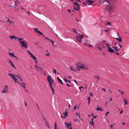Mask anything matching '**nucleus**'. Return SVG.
I'll list each match as a JSON object with an SVG mask.
<instances>
[{
	"label": "nucleus",
	"mask_w": 129,
	"mask_h": 129,
	"mask_svg": "<svg viewBox=\"0 0 129 129\" xmlns=\"http://www.w3.org/2000/svg\"><path fill=\"white\" fill-rule=\"evenodd\" d=\"M82 63L81 62H79L78 63H77V64H78V65H80V66L81 65V64ZM75 64H77V63H76Z\"/></svg>",
	"instance_id": "36"
},
{
	"label": "nucleus",
	"mask_w": 129,
	"mask_h": 129,
	"mask_svg": "<svg viewBox=\"0 0 129 129\" xmlns=\"http://www.w3.org/2000/svg\"><path fill=\"white\" fill-rule=\"evenodd\" d=\"M91 120H92V122H91V121H89V122L91 124L93 125H94V123L93 122V118Z\"/></svg>",
	"instance_id": "22"
},
{
	"label": "nucleus",
	"mask_w": 129,
	"mask_h": 129,
	"mask_svg": "<svg viewBox=\"0 0 129 129\" xmlns=\"http://www.w3.org/2000/svg\"><path fill=\"white\" fill-rule=\"evenodd\" d=\"M84 68L86 70H88V68H87V67H84Z\"/></svg>",
	"instance_id": "55"
},
{
	"label": "nucleus",
	"mask_w": 129,
	"mask_h": 129,
	"mask_svg": "<svg viewBox=\"0 0 129 129\" xmlns=\"http://www.w3.org/2000/svg\"><path fill=\"white\" fill-rule=\"evenodd\" d=\"M95 78H97L98 79V80L97 81V82H98V80H99L100 77L99 76H95Z\"/></svg>",
	"instance_id": "30"
},
{
	"label": "nucleus",
	"mask_w": 129,
	"mask_h": 129,
	"mask_svg": "<svg viewBox=\"0 0 129 129\" xmlns=\"http://www.w3.org/2000/svg\"><path fill=\"white\" fill-rule=\"evenodd\" d=\"M112 48H113L114 49H115L116 51H119V49H117V48L116 47H112Z\"/></svg>",
	"instance_id": "34"
},
{
	"label": "nucleus",
	"mask_w": 129,
	"mask_h": 129,
	"mask_svg": "<svg viewBox=\"0 0 129 129\" xmlns=\"http://www.w3.org/2000/svg\"><path fill=\"white\" fill-rule=\"evenodd\" d=\"M109 6H106L105 9L108 11H109L110 13L113 12V9L114 6V3H109Z\"/></svg>",
	"instance_id": "1"
},
{
	"label": "nucleus",
	"mask_w": 129,
	"mask_h": 129,
	"mask_svg": "<svg viewBox=\"0 0 129 129\" xmlns=\"http://www.w3.org/2000/svg\"><path fill=\"white\" fill-rule=\"evenodd\" d=\"M80 68H81V69H82L84 68V66H80Z\"/></svg>",
	"instance_id": "53"
},
{
	"label": "nucleus",
	"mask_w": 129,
	"mask_h": 129,
	"mask_svg": "<svg viewBox=\"0 0 129 129\" xmlns=\"http://www.w3.org/2000/svg\"><path fill=\"white\" fill-rule=\"evenodd\" d=\"M86 2L87 3V4H89V5H90V4H92L94 1H91L89 0H86Z\"/></svg>",
	"instance_id": "12"
},
{
	"label": "nucleus",
	"mask_w": 129,
	"mask_h": 129,
	"mask_svg": "<svg viewBox=\"0 0 129 129\" xmlns=\"http://www.w3.org/2000/svg\"><path fill=\"white\" fill-rule=\"evenodd\" d=\"M110 24H111L110 22H107V23H106V25H110V26H111Z\"/></svg>",
	"instance_id": "32"
},
{
	"label": "nucleus",
	"mask_w": 129,
	"mask_h": 129,
	"mask_svg": "<svg viewBox=\"0 0 129 129\" xmlns=\"http://www.w3.org/2000/svg\"><path fill=\"white\" fill-rule=\"evenodd\" d=\"M115 39L119 42H120L122 41V39L120 37H119V38H115Z\"/></svg>",
	"instance_id": "14"
},
{
	"label": "nucleus",
	"mask_w": 129,
	"mask_h": 129,
	"mask_svg": "<svg viewBox=\"0 0 129 129\" xmlns=\"http://www.w3.org/2000/svg\"><path fill=\"white\" fill-rule=\"evenodd\" d=\"M79 89L80 90H81V91H82L83 90L84 87L83 86H80L79 87Z\"/></svg>",
	"instance_id": "27"
},
{
	"label": "nucleus",
	"mask_w": 129,
	"mask_h": 129,
	"mask_svg": "<svg viewBox=\"0 0 129 129\" xmlns=\"http://www.w3.org/2000/svg\"><path fill=\"white\" fill-rule=\"evenodd\" d=\"M115 53L118 55H119V53L118 52H115Z\"/></svg>",
	"instance_id": "57"
},
{
	"label": "nucleus",
	"mask_w": 129,
	"mask_h": 129,
	"mask_svg": "<svg viewBox=\"0 0 129 129\" xmlns=\"http://www.w3.org/2000/svg\"><path fill=\"white\" fill-rule=\"evenodd\" d=\"M108 46L109 49L108 50V51H109L111 53H113L114 51V50L112 49L111 48L109 45H108Z\"/></svg>",
	"instance_id": "10"
},
{
	"label": "nucleus",
	"mask_w": 129,
	"mask_h": 129,
	"mask_svg": "<svg viewBox=\"0 0 129 129\" xmlns=\"http://www.w3.org/2000/svg\"><path fill=\"white\" fill-rule=\"evenodd\" d=\"M9 75L13 79L14 78V77H15V76L14 74H11V73H9Z\"/></svg>",
	"instance_id": "17"
},
{
	"label": "nucleus",
	"mask_w": 129,
	"mask_h": 129,
	"mask_svg": "<svg viewBox=\"0 0 129 129\" xmlns=\"http://www.w3.org/2000/svg\"><path fill=\"white\" fill-rule=\"evenodd\" d=\"M42 117H43V118L45 121V123H46L47 122H48L45 119V118L43 116H42Z\"/></svg>",
	"instance_id": "24"
},
{
	"label": "nucleus",
	"mask_w": 129,
	"mask_h": 129,
	"mask_svg": "<svg viewBox=\"0 0 129 129\" xmlns=\"http://www.w3.org/2000/svg\"><path fill=\"white\" fill-rule=\"evenodd\" d=\"M52 93L53 94L54 93V90L53 88H52Z\"/></svg>",
	"instance_id": "38"
},
{
	"label": "nucleus",
	"mask_w": 129,
	"mask_h": 129,
	"mask_svg": "<svg viewBox=\"0 0 129 129\" xmlns=\"http://www.w3.org/2000/svg\"><path fill=\"white\" fill-rule=\"evenodd\" d=\"M9 22L10 23V24H11L12 23H14V22L12 21L11 20H7V22Z\"/></svg>",
	"instance_id": "25"
},
{
	"label": "nucleus",
	"mask_w": 129,
	"mask_h": 129,
	"mask_svg": "<svg viewBox=\"0 0 129 129\" xmlns=\"http://www.w3.org/2000/svg\"><path fill=\"white\" fill-rule=\"evenodd\" d=\"M16 40L17 41H18L20 43V42L23 39V38H19L18 37H17Z\"/></svg>",
	"instance_id": "13"
},
{
	"label": "nucleus",
	"mask_w": 129,
	"mask_h": 129,
	"mask_svg": "<svg viewBox=\"0 0 129 129\" xmlns=\"http://www.w3.org/2000/svg\"><path fill=\"white\" fill-rule=\"evenodd\" d=\"M64 124L66 125L67 126V129H69V128L70 127L69 129H72V126L71 125V123H69L68 124V123L66 122L64 123Z\"/></svg>",
	"instance_id": "6"
},
{
	"label": "nucleus",
	"mask_w": 129,
	"mask_h": 129,
	"mask_svg": "<svg viewBox=\"0 0 129 129\" xmlns=\"http://www.w3.org/2000/svg\"><path fill=\"white\" fill-rule=\"evenodd\" d=\"M49 83V86L52 89V88H53V86L52 85V84L53 83Z\"/></svg>",
	"instance_id": "28"
},
{
	"label": "nucleus",
	"mask_w": 129,
	"mask_h": 129,
	"mask_svg": "<svg viewBox=\"0 0 129 129\" xmlns=\"http://www.w3.org/2000/svg\"><path fill=\"white\" fill-rule=\"evenodd\" d=\"M109 113V111L107 112L106 114V116H107V114H108Z\"/></svg>",
	"instance_id": "54"
},
{
	"label": "nucleus",
	"mask_w": 129,
	"mask_h": 129,
	"mask_svg": "<svg viewBox=\"0 0 129 129\" xmlns=\"http://www.w3.org/2000/svg\"><path fill=\"white\" fill-rule=\"evenodd\" d=\"M20 44L21 45L22 47H24L25 48H28V43L26 41H22L20 42Z\"/></svg>",
	"instance_id": "2"
},
{
	"label": "nucleus",
	"mask_w": 129,
	"mask_h": 129,
	"mask_svg": "<svg viewBox=\"0 0 129 129\" xmlns=\"http://www.w3.org/2000/svg\"><path fill=\"white\" fill-rule=\"evenodd\" d=\"M47 79L49 83H53V79L52 78L51 76H48L47 78Z\"/></svg>",
	"instance_id": "4"
},
{
	"label": "nucleus",
	"mask_w": 129,
	"mask_h": 129,
	"mask_svg": "<svg viewBox=\"0 0 129 129\" xmlns=\"http://www.w3.org/2000/svg\"><path fill=\"white\" fill-rule=\"evenodd\" d=\"M70 69L71 70H72L73 71L75 72H76V71L74 70L73 67H70Z\"/></svg>",
	"instance_id": "35"
},
{
	"label": "nucleus",
	"mask_w": 129,
	"mask_h": 129,
	"mask_svg": "<svg viewBox=\"0 0 129 129\" xmlns=\"http://www.w3.org/2000/svg\"><path fill=\"white\" fill-rule=\"evenodd\" d=\"M50 41L53 44V45H54V41H53V40H50Z\"/></svg>",
	"instance_id": "43"
},
{
	"label": "nucleus",
	"mask_w": 129,
	"mask_h": 129,
	"mask_svg": "<svg viewBox=\"0 0 129 129\" xmlns=\"http://www.w3.org/2000/svg\"><path fill=\"white\" fill-rule=\"evenodd\" d=\"M53 72L54 73H55V74H56V73H57L56 70V69H54V70H53Z\"/></svg>",
	"instance_id": "41"
},
{
	"label": "nucleus",
	"mask_w": 129,
	"mask_h": 129,
	"mask_svg": "<svg viewBox=\"0 0 129 129\" xmlns=\"http://www.w3.org/2000/svg\"><path fill=\"white\" fill-rule=\"evenodd\" d=\"M96 110H100V108L99 107H98L96 109Z\"/></svg>",
	"instance_id": "45"
},
{
	"label": "nucleus",
	"mask_w": 129,
	"mask_h": 129,
	"mask_svg": "<svg viewBox=\"0 0 129 129\" xmlns=\"http://www.w3.org/2000/svg\"><path fill=\"white\" fill-rule=\"evenodd\" d=\"M73 4L74 5V6L75 8H80L79 4L77 2H74L73 3Z\"/></svg>",
	"instance_id": "9"
},
{
	"label": "nucleus",
	"mask_w": 129,
	"mask_h": 129,
	"mask_svg": "<svg viewBox=\"0 0 129 129\" xmlns=\"http://www.w3.org/2000/svg\"><path fill=\"white\" fill-rule=\"evenodd\" d=\"M76 114L77 116L79 115V114L77 112L76 113Z\"/></svg>",
	"instance_id": "62"
},
{
	"label": "nucleus",
	"mask_w": 129,
	"mask_h": 129,
	"mask_svg": "<svg viewBox=\"0 0 129 129\" xmlns=\"http://www.w3.org/2000/svg\"><path fill=\"white\" fill-rule=\"evenodd\" d=\"M20 84V85L22 86L23 88H25V84L23 82H22V83H21V82L19 83Z\"/></svg>",
	"instance_id": "15"
},
{
	"label": "nucleus",
	"mask_w": 129,
	"mask_h": 129,
	"mask_svg": "<svg viewBox=\"0 0 129 129\" xmlns=\"http://www.w3.org/2000/svg\"><path fill=\"white\" fill-rule=\"evenodd\" d=\"M118 45L119 46L120 48L122 47V46L121 45H120L119 44H118Z\"/></svg>",
	"instance_id": "58"
},
{
	"label": "nucleus",
	"mask_w": 129,
	"mask_h": 129,
	"mask_svg": "<svg viewBox=\"0 0 129 129\" xmlns=\"http://www.w3.org/2000/svg\"><path fill=\"white\" fill-rule=\"evenodd\" d=\"M12 54H13V56L16 58L17 59H18V58H17V57L16 56L14 55V54L13 52L12 53Z\"/></svg>",
	"instance_id": "39"
},
{
	"label": "nucleus",
	"mask_w": 129,
	"mask_h": 129,
	"mask_svg": "<svg viewBox=\"0 0 129 129\" xmlns=\"http://www.w3.org/2000/svg\"><path fill=\"white\" fill-rule=\"evenodd\" d=\"M67 109L66 110V112H63V114L64 115V118H66L67 116H68V111H67Z\"/></svg>",
	"instance_id": "11"
},
{
	"label": "nucleus",
	"mask_w": 129,
	"mask_h": 129,
	"mask_svg": "<svg viewBox=\"0 0 129 129\" xmlns=\"http://www.w3.org/2000/svg\"><path fill=\"white\" fill-rule=\"evenodd\" d=\"M74 10H75L76 11H78V10H79L80 9V8H76L74 6Z\"/></svg>",
	"instance_id": "31"
},
{
	"label": "nucleus",
	"mask_w": 129,
	"mask_h": 129,
	"mask_svg": "<svg viewBox=\"0 0 129 129\" xmlns=\"http://www.w3.org/2000/svg\"><path fill=\"white\" fill-rule=\"evenodd\" d=\"M13 2H14V3H15V4L14 5V8H15L16 7V6H18V4L17 3H16V2H15L13 0Z\"/></svg>",
	"instance_id": "21"
},
{
	"label": "nucleus",
	"mask_w": 129,
	"mask_h": 129,
	"mask_svg": "<svg viewBox=\"0 0 129 129\" xmlns=\"http://www.w3.org/2000/svg\"><path fill=\"white\" fill-rule=\"evenodd\" d=\"M45 39H47L49 41H50V40H51L49 38H47V37H46V38H45Z\"/></svg>",
	"instance_id": "51"
},
{
	"label": "nucleus",
	"mask_w": 129,
	"mask_h": 129,
	"mask_svg": "<svg viewBox=\"0 0 129 129\" xmlns=\"http://www.w3.org/2000/svg\"><path fill=\"white\" fill-rule=\"evenodd\" d=\"M64 81H65V82L66 83H67L68 82V80H67V79L66 78H65L64 79Z\"/></svg>",
	"instance_id": "50"
},
{
	"label": "nucleus",
	"mask_w": 129,
	"mask_h": 129,
	"mask_svg": "<svg viewBox=\"0 0 129 129\" xmlns=\"http://www.w3.org/2000/svg\"><path fill=\"white\" fill-rule=\"evenodd\" d=\"M34 30L35 32L39 34H40L41 35H43L44 37H45V36L44 34L41 32L39 30H38L37 28H35Z\"/></svg>",
	"instance_id": "8"
},
{
	"label": "nucleus",
	"mask_w": 129,
	"mask_h": 129,
	"mask_svg": "<svg viewBox=\"0 0 129 129\" xmlns=\"http://www.w3.org/2000/svg\"><path fill=\"white\" fill-rule=\"evenodd\" d=\"M28 53L30 55L31 57L34 60V61L37 60L36 58L34 56L33 54L30 52L29 51H27Z\"/></svg>",
	"instance_id": "5"
},
{
	"label": "nucleus",
	"mask_w": 129,
	"mask_h": 129,
	"mask_svg": "<svg viewBox=\"0 0 129 129\" xmlns=\"http://www.w3.org/2000/svg\"><path fill=\"white\" fill-rule=\"evenodd\" d=\"M46 125L47 126V127L48 128H49L50 127V126H49V124L48 122H47L46 123H45Z\"/></svg>",
	"instance_id": "29"
},
{
	"label": "nucleus",
	"mask_w": 129,
	"mask_h": 129,
	"mask_svg": "<svg viewBox=\"0 0 129 129\" xmlns=\"http://www.w3.org/2000/svg\"><path fill=\"white\" fill-rule=\"evenodd\" d=\"M122 113H123V111H122V110H121V111L120 112L119 114H122Z\"/></svg>",
	"instance_id": "59"
},
{
	"label": "nucleus",
	"mask_w": 129,
	"mask_h": 129,
	"mask_svg": "<svg viewBox=\"0 0 129 129\" xmlns=\"http://www.w3.org/2000/svg\"><path fill=\"white\" fill-rule=\"evenodd\" d=\"M8 91V86L5 85V86L4 88L2 91V92L3 93H5L7 92Z\"/></svg>",
	"instance_id": "7"
},
{
	"label": "nucleus",
	"mask_w": 129,
	"mask_h": 129,
	"mask_svg": "<svg viewBox=\"0 0 129 129\" xmlns=\"http://www.w3.org/2000/svg\"><path fill=\"white\" fill-rule=\"evenodd\" d=\"M77 106V105H76L74 107V109L73 110L75 109L76 108V106Z\"/></svg>",
	"instance_id": "60"
},
{
	"label": "nucleus",
	"mask_w": 129,
	"mask_h": 129,
	"mask_svg": "<svg viewBox=\"0 0 129 129\" xmlns=\"http://www.w3.org/2000/svg\"><path fill=\"white\" fill-rule=\"evenodd\" d=\"M113 125H110V126L111 127V129H113Z\"/></svg>",
	"instance_id": "56"
},
{
	"label": "nucleus",
	"mask_w": 129,
	"mask_h": 129,
	"mask_svg": "<svg viewBox=\"0 0 129 129\" xmlns=\"http://www.w3.org/2000/svg\"><path fill=\"white\" fill-rule=\"evenodd\" d=\"M75 64L77 66V70H78V71L80 70V66L78 65V64Z\"/></svg>",
	"instance_id": "19"
},
{
	"label": "nucleus",
	"mask_w": 129,
	"mask_h": 129,
	"mask_svg": "<svg viewBox=\"0 0 129 129\" xmlns=\"http://www.w3.org/2000/svg\"><path fill=\"white\" fill-rule=\"evenodd\" d=\"M86 42L85 43H84V44L85 45L87 44H88V41H87V40H86Z\"/></svg>",
	"instance_id": "49"
},
{
	"label": "nucleus",
	"mask_w": 129,
	"mask_h": 129,
	"mask_svg": "<svg viewBox=\"0 0 129 129\" xmlns=\"http://www.w3.org/2000/svg\"><path fill=\"white\" fill-rule=\"evenodd\" d=\"M66 85L68 86V87H71L72 86L71 85H70L69 84H66Z\"/></svg>",
	"instance_id": "44"
},
{
	"label": "nucleus",
	"mask_w": 129,
	"mask_h": 129,
	"mask_svg": "<svg viewBox=\"0 0 129 129\" xmlns=\"http://www.w3.org/2000/svg\"><path fill=\"white\" fill-rule=\"evenodd\" d=\"M55 129H57V125L56 122L55 123Z\"/></svg>",
	"instance_id": "33"
},
{
	"label": "nucleus",
	"mask_w": 129,
	"mask_h": 129,
	"mask_svg": "<svg viewBox=\"0 0 129 129\" xmlns=\"http://www.w3.org/2000/svg\"><path fill=\"white\" fill-rule=\"evenodd\" d=\"M24 103H25V106H27V104H26V102L25 101H24Z\"/></svg>",
	"instance_id": "61"
},
{
	"label": "nucleus",
	"mask_w": 129,
	"mask_h": 129,
	"mask_svg": "<svg viewBox=\"0 0 129 129\" xmlns=\"http://www.w3.org/2000/svg\"><path fill=\"white\" fill-rule=\"evenodd\" d=\"M46 56H49V53L48 52L47 54H46Z\"/></svg>",
	"instance_id": "52"
},
{
	"label": "nucleus",
	"mask_w": 129,
	"mask_h": 129,
	"mask_svg": "<svg viewBox=\"0 0 129 129\" xmlns=\"http://www.w3.org/2000/svg\"><path fill=\"white\" fill-rule=\"evenodd\" d=\"M15 76H16V77L18 79H20V81H22V80L21 78H20L17 75H16Z\"/></svg>",
	"instance_id": "26"
},
{
	"label": "nucleus",
	"mask_w": 129,
	"mask_h": 129,
	"mask_svg": "<svg viewBox=\"0 0 129 129\" xmlns=\"http://www.w3.org/2000/svg\"><path fill=\"white\" fill-rule=\"evenodd\" d=\"M78 35H77V37H76V41L79 43H81V42L82 39L83 37V36L82 35H81L79 34Z\"/></svg>",
	"instance_id": "3"
},
{
	"label": "nucleus",
	"mask_w": 129,
	"mask_h": 129,
	"mask_svg": "<svg viewBox=\"0 0 129 129\" xmlns=\"http://www.w3.org/2000/svg\"><path fill=\"white\" fill-rule=\"evenodd\" d=\"M73 31L75 32V33L77 34H79L77 33V30L75 29V28H74L73 29Z\"/></svg>",
	"instance_id": "23"
},
{
	"label": "nucleus",
	"mask_w": 129,
	"mask_h": 129,
	"mask_svg": "<svg viewBox=\"0 0 129 129\" xmlns=\"http://www.w3.org/2000/svg\"><path fill=\"white\" fill-rule=\"evenodd\" d=\"M9 61L10 62V64H11V66H12L14 68H15V69H16V68L15 67V66H14L12 62L10 60H9Z\"/></svg>",
	"instance_id": "16"
},
{
	"label": "nucleus",
	"mask_w": 129,
	"mask_h": 129,
	"mask_svg": "<svg viewBox=\"0 0 129 129\" xmlns=\"http://www.w3.org/2000/svg\"><path fill=\"white\" fill-rule=\"evenodd\" d=\"M9 37L11 38L12 39H13L14 38H15V39L16 40L17 37H16L15 36H9Z\"/></svg>",
	"instance_id": "20"
},
{
	"label": "nucleus",
	"mask_w": 129,
	"mask_h": 129,
	"mask_svg": "<svg viewBox=\"0 0 129 129\" xmlns=\"http://www.w3.org/2000/svg\"><path fill=\"white\" fill-rule=\"evenodd\" d=\"M74 81L76 84H77V82L76 80H74Z\"/></svg>",
	"instance_id": "64"
},
{
	"label": "nucleus",
	"mask_w": 129,
	"mask_h": 129,
	"mask_svg": "<svg viewBox=\"0 0 129 129\" xmlns=\"http://www.w3.org/2000/svg\"><path fill=\"white\" fill-rule=\"evenodd\" d=\"M57 79L58 80V81L60 83L62 84H63V83L62 81V80L58 77H57Z\"/></svg>",
	"instance_id": "18"
},
{
	"label": "nucleus",
	"mask_w": 129,
	"mask_h": 129,
	"mask_svg": "<svg viewBox=\"0 0 129 129\" xmlns=\"http://www.w3.org/2000/svg\"><path fill=\"white\" fill-rule=\"evenodd\" d=\"M35 68L37 69V71L39 70L38 69V66L37 65H36L35 66Z\"/></svg>",
	"instance_id": "37"
},
{
	"label": "nucleus",
	"mask_w": 129,
	"mask_h": 129,
	"mask_svg": "<svg viewBox=\"0 0 129 129\" xmlns=\"http://www.w3.org/2000/svg\"><path fill=\"white\" fill-rule=\"evenodd\" d=\"M9 55H10V56H13V55H12V53L10 52H9Z\"/></svg>",
	"instance_id": "48"
},
{
	"label": "nucleus",
	"mask_w": 129,
	"mask_h": 129,
	"mask_svg": "<svg viewBox=\"0 0 129 129\" xmlns=\"http://www.w3.org/2000/svg\"><path fill=\"white\" fill-rule=\"evenodd\" d=\"M104 2H107L109 3H110V2H109V0H104Z\"/></svg>",
	"instance_id": "47"
},
{
	"label": "nucleus",
	"mask_w": 129,
	"mask_h": 129,
	"mask_svg": "<svg viewBox=\"0 0 129 129\" xmlns=\"http://www.w3.org/2000/svg\"><path fill=\"white\" fill-rule=\"evenodd\" d=\"M124 102H125V105H126L127 104V101L125 99L124 100Z\"/></svg>",
	"instance_id": "42"
},
{
	"label": "nucleus",
	"mask_w": 129,
	"mask_h": 129,
	"mask_svg": "<svg viewBox=\"0 0 129 129\" xmlns=\"http://www.w3.org/2000/svg\"><path fill=\"white\" fill-rule=\"evenodd\" d=\"M109 30V29H106V30H104V31H105L106 32H108Z\"/></svg>",
	"instance_id": "46"
},
{
	"label": "nucleus",
	"mask_w": 129,
	"mask_h": 129,
	"mask_svg": "<svg viewBox=\"0 0 129 129\" xmlns=\"http://www.w3.org/2000/svg\"><path fill=\"white\" fill-rule=\"evenodd\" d=\"M27 12L28 15H29V11H27Z\"/></svg>",
	"instance_id": "63"
},
{
	"label": "nucleus",
	"mask_w": 129,
	"mask_h": 129,
	"mask_svg": "<svg viewBox=\"0 0 129 129\" xmlns=\"http://www.w3.org/2000/svg\"><path fill=\"white\" fill-rule=\"evenodd\" d=\"M13 79H14V80L15 82H16V81H17V79H16V78H15V77H14V78H13Z\"/></svg>",
	"instance_id": "40"
}]
</instances>
